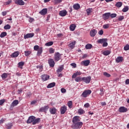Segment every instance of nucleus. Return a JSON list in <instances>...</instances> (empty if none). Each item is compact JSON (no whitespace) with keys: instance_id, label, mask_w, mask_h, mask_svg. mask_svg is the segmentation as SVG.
Returning <instances> with one entry per match:
<instances>
[{"instance_id":"obj_30","label":"nucleus","mask_w":129,"mask_h":129,"mask_svg":"<svg viewBox=\"0 0 129 129\" xmlns=\"http://www.w3.org/2000/svg\"><path fill=\"white\" fill-rule=\"evenodd\" d=\"M116 62L117 63H119V62H122V57L118 56L116 59Z\"/></svg>"},{"instance_id":"obj_10","label":"nucleus","mask_w":129,"mask_h":129,"mask_svg":"<svg viewBox=\"0 0 129 129\" xmlns=\"http://www.w3.org/2000/svg\"><path fill=\"white\" fill-rule=\"evenodd\" d=\"M102 17L104 21H105V20H108V19H109V17H110V13H105L104 14H103Z\"/></svg>"},{"instance_id":"obj_41","label":"nucleus","mask_w":129,"mask_h":129,"mask_svg":"<svg viewBox=\"0 0 129 129\" xmlns=\"http://www.w3.org/2000/svg\"><path fill=\"white\" fill-rule=\"evenodd\" d=\"M86 12H87V14L88 16H89V15L91 13H92V9H91V8H89L88 9H87V10H86Z\"/></svg>"},{"instance_id":"obj_3","label":"nucleus","mask_w":129,"mask_h":129,"mask_svg":"<svg viewBox=\"0 0 129 129\" xmlns=\"http://www.w3.org/2000/svg\"><path fill=\"white\" fill-rule=\"evenodd\" d=\"M62 54H60L59 52H56L54 54V60L56 61H59L61 59Z\"/></svg>"},{"instance_id":"obj_34","label":"nucleus","mask_w":129,"mask_h":129,"mask_svg":"<svg viewBox=\"0 0 129 129\" xmlns=\"http://www.w3.org/2000/svg\"><path fill=\"white\" fill-rule=\"evenodd\" d=\"M85 113V111H84V110H83V109L82 108H80L78 110V113H79V114H83V113Z\"/></svg>"},{"instance_id":"obj_8","label":"nucleus","mask_w":129,"mask_h":129,"mask_svg":"<svg viewBox=\"0 0 129 129\" xmlns=\"http://www.w3.org/2000/svg\"><path fill=\"white\" fill-rule=\"evenodd\" d=\"M36 118V117L34 116H30L29 118L28 119L27 121V123H31V122H34V119Z\"/></svg>"},{"instance_id":"obj_60","label":"nucleus","mask_w":129,"mask_h":129,"mask_svg":"<svg viewBox=\"0 0 129 129\" xmlns=\"http://www.w3.org/2000/svg\"><path fill=\"white\" fill-rule=\"evenodd\" d=\"M108 45V44L107 43V42H104L103 43V47H107V45Z\"/></svg>"},{"instance_id":"obj_13","label":"nucleus","mask_w":129,"mask_h":129,"mask_svg":"<svg viewBox=\"0 0 129 129\" xmlns=\"http://www.w3.org/2000/svg\"><path fill=\"white\" fill-rule=\"evenodd\" d=\"M34 34L33 33H28L26 35H24V39H29V38H33Z\"/></svg>"},{"instance_id":"obj_14","label":"nucleus","mask_w":129,"mask_h":129,"mask_svg":"<svg viewBox=\"0 0 129 129\" xmlns=\"http://www.w3.org/2000/svg\"><path fill=\"white\" fill-rule=\"evenodd\" d=\"M66 110H67V107L66 106H63L60 108V113L61 114H64L65 112H66Z\"/></svg>"},{"instance_id":"obj_57","label":"nucleus","mask_w":129,"mask_h":129,"mask_svg":"<svg viewBox=\"0 0 129 129\" xmlns=\"http://www.w3.org/2000/svg\"><path fill=\"white\" fill-rule=\"evenodd\" d=\"M62 2V0H54L55 4H60V3Z\"/></svg>"},{"instance_id":"obj_54","label":"nucleus","mask_w":129,"mask_h":129,"mask_svg":"<svg viewBox=\"0 0 129 129\" xmlns=\"http://www.w3.org/2000/svg\"><path fill=\"white\" fill-rule=\"evenodd\" d=\"M5 121H6V119L2 118L0 120V124H3V123H4V122H5Z\"/></svg>"},{"instance_id":"obj_53","label":"nucleus","mask_w":129,"mask_h":129,"mask_svg":"<svg viewBox=\"0 0 129 129\" xmlns=\"http://www.w3.org/2000/svg\"><path fill=\"white\" fill-rule=\"evenodd\" d=\"M103 28L104 29H108L109 28V24L104 25Z\"/></svg>"},{"instance_id":"obj_2","label":"nucleus","mask_w":129,"mask_h":129,"mask_svg":"<svg viewBox=\"0 0 129 129\" xmlns=\"http://www.w3.org/2000/svg\"><path fill=\"white\" fill-rule=\"evenodd\" d=\"M91 81V77L88 76L87 77H83L82 78V81L85 82V83L89 84L90 83V81Z\"/></svg>"},{"instance_id":"obj_11","label":"nucleus","mask_w":129,"mask_h":129,"mask_svg":"<svg viewBox=\"0 0 129 129\" xmlns=\"http://www.w3.org/2000/svg\"><path fill=\"white\" fill-rule=\"evenodd\" d=\"M19 104V101L18 100H15L13 101L11 105V107L12 108L15 107V106H17Z\"/></svg>"},{"instance_id":"obj_45","label":"nucleus","mask_w":129,"mask_h":129,"mask_svg":"<svg viewBox=\"0 0 129 129\" xmlns=\"http://www.w3.org/2000/svg\"><path fill=\"white\" fill-rule=\"evenodd\" d=\"M12 0H8L7 2H5L4 3L5 6H8L10 5V4H12Z\"/></svg>"},{"instance_id":"obj_55","label":"nucleus","mask_w":129,"mask_h":129,"mask_svg":"<svg viewBox=\"0 0 129 129\" xmlns=\"http://www.w3.org/2000/svg\"><path fill=\"white\" fill-rule=\"evenodd\" d=\"M31 54V51H25V56H29Z\"/></svg>"},{"instance_id":"obj_63","label":"nucleus","mask_w":129,"mask_h":129,"mask_svg":"<svg viewBox=\"0 0 129 129\" xmlns=\"http://www.w3.org/2000/svg\"><path fill=\"white\" fill-rule=\"evenodd\" d=\"M7 14V11H4L2 12V15L3 16V17H5V16H6Z\"/></svg>"},{"instance_id":"obj_51","label":"nucleus","mask_w":129,"mask_h":129,"mask_svg":"<svg viewBox=\"0 0 129 129\" xmlns=\"http://www.w3.org/2000/svg\"><path fill=\"white\" fill-rule=\"evenodd\" d=\"M129 49V45L126 44L124 47V50L125 51H127Z\"/></svg>"},{"instance_id":"obj_5","label":"nucleus","mask_w":129,"mask_h":129,"mask_svg":"<svg viewBox=\"0 0 129 129\" xmlns=\"http://www.w3.org/2000/svg\"><path fill=\"white\" fill-rule=\"evenodd\" d=\"M89 64H90V60H84L81 61V65H82V66H88V65H89Z\"/></svg>"},{"instance_id":"obj_19","label":"nucleus","mask_w":129,"mask_h":129,"mask_svg":"<svg viewBox=\"0 0 129 129\" xmlns=\"http://www.w3.org/2000/svg\"><path fill=\"white\" fill-rule=\"evenodd\" d=\"M41 78H42V80H43V81H46L48 80V79H49V78H50V77L47 75H43L41 76Z\"/></svg>"},{"instance_id":"obj_12","label":"nucleus","mask_w":129,"mask_h":129,"mask_svg":"<svg viewBox=\"0 0 129 129\" xmlns=\"http://www.w3.org/2000/svg\"><path fill=\"white\" fill-rule=\"evenodd\" d=\"M82 73H81L80 71H78L76 73H75L73 76L72 78L73 79H74V78H76L77 76H80V75H82Z\"/></svg>"},{"instance_id":"obj_15","label":"nucleus","mask_w":129,"mask_h":129,"mask_svg":"<svg viewBox=\"0 0 129 129\" xmlns=\"http://www.w3.org/2000/svg\"><path fill=\"white\" fill-rule=\"evenodd\" d=\"M59 15L60 17H65L67 15V11L66 10H62L59 12Z\"/></svg>"},{"instance_id":"obj_39","label":"nucleus","mask_w":129,"mask_h":129,"mask_svg":"<svg viewBox=\"0 0 129 129\" xmlns=\"http://www.w3.org/2000/svg\"><path fill=\"white\" fill-rule=\"evenodd\" d=\"M100 91L101 92L99 93V94L101 96H102V95L104 94V89L103 88H101Z\"/></svg>"},{"instance_id":"obj_56","label":"nucleus","mask_w":129,"mask_h":129,"mask_svg":"<svg viewBox=\"0 0 129 129\" xmlns=\"http://www.w3.org/2000/svg\"><path fill=\"white\" fill-rule=\"evenodd\" d=\"M60 91L61 93H65L66 92V89H65L64 88H62L60 89Z\"/></svg>"},{"instance_id":"obj_26","label":"nucleus","mask_w":129,"mask_h":129,"mask_svg":"<svg viewBox=\"0 0 129 129\" xmlns=\"http://www.w3.org/2000/svg\"><path fill=\"white\" fill-rule=\"evenodd\" d=\"M76 28V25L74 24H71L70 26V31H75V29Z\"/></svg>"},{"instance_id":"obj_64","label":"nucleus","mask_w":129,"mask_h":129,"mask_svg":"<svg viewBox=\"0 0 129 129\" xmlns=\"http://www.w3.org/2000/svg\"><path fill=\"white\" fill-rule=\"evenodd\" d=\"M125 83L126 85H127L129 84V79H128L126 80Z\"/></svg>"},{"instance_id":"obj_9","label":"nucleus","mask_w":129,"mask_h":129,"mask_svg":"<svg viewBox=\"0 0 129 129\" xmlns=\"http://www.w3.org/2000/svg\"><path fill=\"white\" fill-rule=\"evenodd\" d=\"M96 34H97V30L95 29H93L90 32L91 37H95Z\"/></svg>"},{"instance_id":"obj_42","label":"nucleus","mask_w":129,"mask_h":129,"mask_svg":"<svg viewBox=\"0 0 129 129\" xmlns=\"http://www.w3.org/2000/svg\"><path fill=\"white\" fill-rule=\"evenodd\" d=\"M45 45L47 47L52 46V45H53V42L52 41L48 42L47 43H46Z\"/></svg>"},{"instance_id":"obj_47","label":"nucleus","mask_w":129,"mask_h":129,"mask_svg":"<svg viewBox=\"0 0 129 129\" xmlns=\"http://www.w3.org/2000/svg\"><path fill=\"white\" fill-rule=\"evenodd\" d=\"M23 66H24V62L21 61L18 63V67H19L20 68H22Z\"/></svg>"},{"instance_id":"obj_44","label":"nucleus","mask_w":129,"mask_h":129,"mask_svg":"<svg viewBox=\"0 0 129 129\" xmlns=\"http://www.w3.org/2000/svg\"><path fill=\"white\" fill-rule=\"evenodd\" d=\"M13 126V123H9L7 124V129H11L12 128V127Z\"/></svg>"},{"instance_id":"obj_18","label":"nucleus","mask_w":129,"mask_h":129,"mask_svg":"<svg viewBox=\"0 0 129 129\" xmlns=\"http://www.w3.org/2000/svg\"><path fill=\"white\" fill-rule=\"evenodd\" d=\"M119 112H126L127 111V108L124 107V106L120 107L119 108Z\"/></svg>"},{"instance_id":"obj_43","label":"nucleus","mask_w":129,"mask_h":129,"mask_svg":"<svg viewBox=\"0 0 129 129\" xmlns=\"http://www.w3.org/2000/svg\"><path fill=\"white\" fill-rule=\"evenodd\" d=\"M72 101H69L68 103V105L70 108H72Z\"/></svg>"},{"instance_id":"obj_1","label":"nucleus","mask_w":129,"mask_h":129,"mask_svg":"<svg viewBox=\"0 0 129 129\" xmlns=\"http://www.w3.org/2000/svg\"><path fill=\"white\" fill-rule=\"evenodd\" d=\"M83 125L82 122H78L77 123H74L73 125V128L74 129H79L81 128V127Z\"/></svg>"},{"instance_id":"obj_58","label":"nucleus","mask_w":129,"mask_h":129,"mask_svg":"<svg viewBox=\"0 0 129 129\" xmlns=\"http://www.w3.org/2000/svg\"><path fill=\"white\" fill-rule=\"evenodd\" d=\"M5 101H6L5 99L0 100V105H3L5 103Z\"/></svg>"},{"instance_id":"obj_20","label":"nucleus","mask_w":129,"mask_h":129,"mask_svg":"<svg viewBox=\"0 0 129 129\" xmlns=\"http://www.w3.org/2000/svg\"><path fill=\"white\" fill-rule=\"evenodd\" d=\"M43 53V47H39V49L37 50V56H41V54Z\"/></svg>"},{"instance_id":"obj_52","label":"nucleus","mask_w":129,"mask_h":129,"mask_svg":"<svg viewBox=\"0 0 129 129\" xmlns=\"http://www.w3.org/2000/svg\"><path fill=\"white\" fill-rule=\"evenodd\" d=\"M103 75H104V76H105L106 77H110V75L107 72H104L103 73Z\"/></svg>"},{"instance_id":"obj_7","label":"nucleus","mask_w":129,"mask_h":129,"mask_svg":"<svg viewBox=\"0 0 129 129\" xmlns=\"http://www.w3.org/2000/svg\"><path fill=\"white\" fill-rule=\"evenodd\" d=\"M15 3L19 6H25V2L23 0H15Z\"/></svg>"},{"instance_id":"obj_36","label":"nucleus","mask_w":129,"mask_h":129,"mask_svg":"<svg viewBox=\"0 0 129 129\" xmlns=\"http://www.w3.org/2000/svg\"><path fill=\"white\" fill-rule=\"evenodd\" d=\"M75 80L76 82H79L80 81H82V78H81V77H78L76 78Z\"/></svg>"},{"instance_id":"obj_48","label":"nucleus","mask_w":129,"mask_h":129,"mask_svg":"<svg viewBox=\"0 0 129 129\" xmlns=\"http://www.w3.org/2000/svg\"><path fill=\"white\" fill-rule=\"evenodd\" d=\"M49 52L50 54H53L55 52V49H54L53 48H49Z\"/></svg>"},{"instance_id":"obj_31","label":"nucleus","mask_w":129,"mask_h":129,"mask_svg":"<svg viewBox=\"0 0 129 129\" xmlns=\"http://www.w3.org/2000/svg\"><path fill=\"white\" fill-rule=\"evenodd\" d=\"M73 7L75 10H79L80 9V5L79 4H75Z\"/></svg>"},{"instance_id":"obj_46","label":"nucleus","mask_w":129,"mask_h":129,"mask_svg":"<svg viewBox=\"0 0 129 129\" xmlns=\"http://www.w3.org/2000/svg\"><path fill=\"white\" fill-rule=\"evenodd\" d=\"M2 77L3 79H6V78H7V77H8V74L7 73H4L2 75Z\"/></svg>"},{"instance_id":"obj_62","label":"nucleus","mask_w":129,"mask_h":129,"mask_svg":"<svg viewBox=\"0 0 129 129\" xmlns=\"http://www.w3.org/2000/svg\"><path fill=\"white\" fill-rule=\"evenodd\" d=\"M36 103H37V101H32L31 102V104L32 105H33L34 104H36Z\"/></svg>"},{"instance_id":"obj_27","label":"nucleus","mask_w":129,"mask_h":129,"mask_svg":"<svg viewBox=\"0 0 129 129\" xmlns=\"http://www.w3.org/2000/svg\"><path fill=\"white\" fill-rule=\"evenodd\" d=\"M64 69V66H60L56 71L57 73H60V72H62L63 70Z\"/></svg>"},{"instance_id":"obj_17","label":"nucleus","mask_w":129,"mask_h":129,"mask_svg":"<svg viewBox=\"0 0 129 129\" xmlns=\"http://www.w3.org/2000/svg\"><path fill=\"white\" fill-rule=\"evenodd\" d=\"M20 52H19V51H16L11 55V57L12 58H17Z\"/></svg>"},{"instance_id":"obj_49","label":"nucleus","mask_w":129,"mask_h":129,"mask_svg":"<svg viewBox=\"0 0 129 129\" xmlns=\"http://www.w3.org/2000/svg\"><path fill=\"white\" fill-rule=\"evenodd\" d=\"M117 15L115 13H113L112 14H110V17L111 18V19H113L116 17Z\"/></svg>"},{"instance_id":"obj_28","label":"nucleus","mask_w":129,"mask_h":129,"mask_svg":"<svg viewBox=\"0 0 129 129\" xmlns=\"http://www.w3.org/2000/svg\"><path fill=\"white\" fill-rule=\"evenodd\" d=\"M56 83L55 82L51 83L47 85V88H52V87H54Z\"/></svg>"},{"instance_id":"obj_37","label":"nucleus","mask_w":129,"mask_h":129,"mask_svg":"<svg viewBox=\"0 0 129 129\" xmlns=\"http://www.w3.org/2000/svg\"><path fill=\"white\" fill-rule=\"evenodd\" d=\"M128 11V6H125L123 9L122 10V11L123 13H126Z\"/></svg>"},{"instance_id":"obj_25","label":"nucleus","mask_w":129,"mask_h":129,"mask_svg":"<svg viewBox=\"0 0 129 129\" xmlns=\"http://www.w3.org/2000/svg\"><path fill=\"white\" fill-rule=\"evenodd\" d=\"M107 39L102 38V39H99V40L97 41V42L99 43V44H102V43H103L104 42H107Z\"/></svg>"},{"instance_id":"obj_23","label":"nucleus","mask_w":129,"mask_h":129,"mask_svg":"<svg viewBox=\"0 0 129 129\" xmlns=\"http://www.w3.org/2000/svg\"><path fill=\"white\" fill-rule=\"evenodd\" d=\"M75 44H76V41H74L72 42H71L69 45V47L71 48V49H74V47L75 46Z\"/></svg>"},{"instance_id":"obj_59","label":"nucleus","mask_w":129,"mask_h":129,"mask_svg":"<svg viewBox=\"0 0 129 129\" xmlns=\"http://www.w3.org/2000/svg\"><path fill=\"white\" fill-rule=\"evenodd\" d=\"M98 34H99V35H100V36H102V35H103V30H100L98 32Z\"/></svg>"},{"instance_id":"obj_29","label":"nucleus","mask_w":129,"mask_h":129,"mask_svg":"<svg viewBox=\"0 0 129 129\" xmlns=\"http://www.w3.org/2000/svg\"><path fill=\"white\" fill-rule=\"evenodd\" d=\"M40 118H35L33 120V122L32 123V124H36V123H38V122H40Z\"/></svg>"},{"instance_id":"obj_16","label":"nucleus","mask_w":129,"mask_h":129,"mask_svg":"<svg viewBox=\"0 0 129 129\" xmlns=\"http://www.w3.org/2000/svg\"><path fill=\"white\" fill-rule=\"evenodd\" d=\"M48 64H49L50 67H54L55 65V62L53 59H50L48 60Z\"/></svg>"},{"instance_id":"obj_4","label":"nucleus","mask_w":129,"mask_h":129,"mask_svg":"<svg viewBox=\"0 0 129 129\" xmlns=\"http://www.w3.org/2000/svg\"><path fill=\"white\" fill-rule=\"evenodd\" d=\"M91 94V90H88L84 91L82 93V96L83 97H87L88 95H89V94Z\"/></svg>"},{"instance_id":"obj_50","label":"nucleus","mask_w":129,"mask_h":129,"mask_svg":"<svg viewBox=\"0 0 129 129\" xmlns=\"http://www.w3.org/2000/svg\"><path fill=\"white\" fill-rule=\"evenodd\" d=\"M39 49H40L39 45H35L34 46V50H35V51H38Z\"/></svg>"},{"instance_id":"obj_40","label":"nucleus","mask_w":129,"mask_h":129,"mask_svg":"<svg viewBox=\"0 0 129 129\" xmlns=\"http://www.w3.org/2000/svg\"><path fill=\"white\" fill-rule=\"evenodd\" d=\"M4 29H5V30H10L11 26L10 25L7 24L4 26Z\"/></svg>"},{"instance_id":"obj_32","label":"nucleus","mask_w":129,"mask_h":129,"mask_svg":"<svg viewBox=\"0 0 129 129\" xmlns=\"http://www.w3.org/2000/svg\"><path fill=\"white\" fill-rule=\"evenodd\" d=\"M115 6L116 7V8H121V6H122V3L120 2H117Z\"/></svg>"},{"instance_id":"obj_38","label":"nucleus","mask_w":129,"mask_h":129,"mask_svg":"<svg viewBox=\"0 0 129 129\" xmlns=\"http://www.w3.org/2000/svg\"><path fill=\"white\" fill-rule=\"evenodd\" d=\"M7 32H3L1 34L0 37H1V38H4V37H6V36H7Z\"/></svg>"},{"instance_id":"obj_33","label":"nucleus","mask_w":129,"mask_h":129,"mask_svg":"<svg viewBox=\"0 0 129 129\" xmlns=\"http://www.w3.org/2000/svg\"><path fill=\"white\" fill-rule=\"evenodd\" d=\"M85 48L87 50H89V49H91V48H92V45H91V44H86L85 46Z\"/></svg>"},{"instance_id":"obj_21","label":"nucleus","mask_w":129,"mask_h":129,"mask_svg":"<svg viewBox=\"0 0 129 129\" xmlns=\"http://www.w3.org/2000/svg\"><path fill=\"white\" fill-rule=\"evenodd\" d=\"M49 112L51 114H55L57 112V110L55 108H50L49 109Z\"/></svg>"},{"instance_id":"obj_6","label":"nucleus","mask_w":129,"mask_h":129,"mask_svg":"<svg viewBox=\"0 0 129 129\" xmlns=\"http://www.w3.org/2000/svg\"><path fill=\"white\" fill-rule=\"evenodd\" d=\"M80 122V117L78 116H76L73 117V123H77V122Z\"/></svg>"},{"instance_id":"obj_24","label":"nucleus","mask_w":129,"mask_h":129,"mask_svg":"<svg viewBox=\"0 0 129 129\" xmlns=\"http://www.w3.org/2000/svg\"><path fill=\"white\" fill-rule=\"evenodd\" d=\"M49 109V106H45L40 109V111H47Z\"/></svg>"},{"instance_id":"obj_35","label":"nucleus","mask_w":129,"mask_h":129,"mask_svg":"<svg viewBox=\"0 0 129 129\" xmlns=\"http://www.w3.org/2000/svg\"><path fill=\"white\" fill-rule=\"evenodd\" d=\"M103 55H104L105 56H108V55H109V54H110V51L109 50H106L104 51L103 52Z\"/></svg>"},{"instance_id":"obj_22","label":"nucleus","mask_w":129,"mask_h":129,"mask_svg":"<svg viewBox=\"0 0 129 129\" xmlns=\"http://www.w3.org/2000/svg\"><path fill=\"white\" fill-rule=\"evenodd\" d=\"M47 12L48 10H47V9H43L42 10L39 12V14H40V15L44 16L46 15V14H47Z\"/></svg>"},{"instance_id":"obj_61","label":"nucleus","mask_w":129,"mask_h":129,"mask_svg":"<svg viewBox=\"0 0 129 129\" xmlns=\"http://www.w3.org/2000/svg\"><path fill=\"white\" fill-rule=\"evenodd\" d=\"M124 19V17L123 16H120L119 18H118V20L119 21H122V20H123Z\"/></svg>"}]
</instances>
